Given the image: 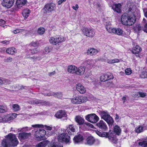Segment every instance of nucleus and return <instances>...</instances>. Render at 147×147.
<instances>
[{"mask_svg":"<svg viewBox=\"0 0 147 147\" xmlns=\"http://www.w3.org/2000/svg\"><path fill=\"white\" fill-rule=\"evenodd\" d=\"M121 20L122 24L126 26H130L133 24L136 21V18L133 14L124 13L122 16Z\"/></svg>","mask_w":147,"mask_h":147,"instance_id":"f257e3e1","label":"nucleus"},{"mask_svg":"<svg viewBox=\"0 0 147 147\" xmlns=\"http://www.w3.org/2000/svg\"><path fill=\"white\" fill-rule=\"evenodd\" d=\"M99 114L101 118L106 121L109 126L112 125L114 121L108 112L105 111H100Z\"/></svg>","mask_w":147,"mask_h":147,"instance_id":"f03ea898","label":"nucleus"},{"mask_svg":"<svg viewBox=\"0 0 147 147\" xmlns=\"http://www.w3.org/2000/svg\"><path fill=\"white\" fill-rule=\"evenodd\" d=\"M107 30L111 33H114L119 35H120L123 33L122 30L119 28H112L111 25L109 24H107L106 26Z\"/></svg>","mask_w":147,"mask_h":147,"instance_id":"7ed1b4c3","label":"nucleus"},{"mask_svg":"<svg viewBox=\"0 0 147 147\" xmlns=\"http://www.w3.org/2000/svg\"><path fill=\"white\" fill-rule=\"evenodd\" d=\"M6 138L8 141H9L11 145L13 146H15L18 144V142L16 136L14 134L10 133L6 136Z\"/></svg>","mask_w":147,"mask_h":147,"instance_id":"20e7f679","label":"nucleus"},{"mask_svg":"<svg viewBox=\"0 0 147 147\" xmlns=\"http://www.w3.org/2000/svg\"><path fill=\"white\" fill-rule=\"evenodd\" d=\"M88 100L87 98L84 96H79L76 97L72 99V102L74 104H80L85 102Z\"/></svg>","mask_w":147,"mask_h":147,"instance_id":"39448f33","label":"nucleus"},{"mask_svg":"<svg viewBox=\"0 0 147 147\" xmlns=\"http://www.w3.org/2000/svg\"><path fill=\"white\" fill-rule=\"evenodd\" d=\"M56 8V6L53 3H50L46 4L44 7L43 9L44 13H48L54 10Z\"/></svg>","mask_w":147,"mask_h":147,"instance_id":"423d86ee","label":"nucleus"},{"mask_svg":"<svg viewBox=\"0 0 147 147\" xmlns=\"http://www.w3.org/2000/svg\"><path fill=\"white\" fill-rule=\"evenodd\" d=\"M86 119L92 123H96L99 120V117L95 114L87 115L86 116Z\"/></svg>","mask_w":147,"mask_h":147,"instance_id":"0eeeda50","label":"nucleus"},{"mask_svg":"<svg viewBox=\"0 0 147 147\" xmlns=\"http://www.w3.org/2000/svg\"><path fill=\"white\" fill-rule=\"evenodd\" d=\"M65 40V39L62 36H58L56 37H51L49 40L50 42L55 45L57 44L62 42Z\"/></svg>","mask_w":147,"mask_h":147,"instance_id":"6e6552de","label":"nucleus"},{"mask_svg":"<svg viewBox=\"0 0 147 147\" xmlns=\"http://www.w3.org/2000/svg\"><path fill=\"white\" fill-rule=\"evenodd\" d=\"M83 34L86 36L89 37H92L95 35V32L92 29L87 28H85L82 29Z\"/></svg>","mask_w":147,"mask_h":147,"instance_id":"1a4fd4ad","label":"nucleus"},{"mask_svg":"<svg viewBox=\"0 0 147 147\" xmlns=\"http://www.w3.org/2000/svg\"><path fill=\"white\" fill-rule=\"evenodd\" d=\"M58 139L61 141H62L67 143L69 142L70 137L67 133H63L58 136Z\"/></svg>","mask_w":147,"mask_h":147,"instance_id":"9d476101","label":"nucleus"},{"mask_svg":"<svg viewBox=\"0 0 147 147\" xmlns=\"http://www.w3.org/2000/svg\"><path fill=\"white\" fill-rule=\"evenodd\" d=\"M46 134V131L43 129H37L35 132L34 135L35 137L36 138H39L42 140V138Z\"/></svg>","mask_w":147,"mask_h":147,"instance_id":"9b49d317","label":"nucleus"},{"mask_svg":"<svg viewBox=\"0 0 147 147\" xmlns=\"http://www.w3.org/2000/svg\"><path fill=\"white\" fill-rule=\"evenodd\" d=\"M14 2V0H3L1 4L3 6L9 8L13 5Z\"/></svg>","mask_w":147,"mask_h":147,"instance_id":"f8f14e48","label":"nucleus"},{"mask_svg":"<svg viewBox=\"0 0 147 147\" xmlns=\"http://www.w3.org/2000/svg\"><path fill=\"white\" fill-rule=\"evenodd\" d=\"M96 126L100 129L103 131H106L108 128L106 123L102 120H100L96 124Z\"/></svg>","mask_w":147,"mask_h":147,"instance_id":"ddd939ff","label":"nucleus"},{"mask_svg":"<svg viewBox=\"0 0 147 147\" xmlns=\"http://www.w3.org/2000/svg\"><path fill=\"white\" fill-rule=\"evenodd\" d=\"M67 130L69 134L74 135V133L76 132V126L73 124L69 125L67 128Z\"/></svg>","mask_w":147,"mask_h":147,"instance_id":"4468645a","label":"nucleus"},{"mask_svg":"<svg viewBox=\"0 0 147 147\" xmlns=\"http://www.w3.org/2000/svg\"><path fill=\"white\" fill-rule=\"evenodd\" d=\"M31 135L30 133H20L18 134V138L20 140L26 139L28 138Z\"/></svg>","mask_w":147,"mask_h":147,"instance_id":"2eb2a0df","label":"nucleus"},{"mask_svg":"<svg viewBox=\"0 0 147 147\" xmlns=\"http://www.w3.org/2000/svg\"><path fill=\"white\" fill-rule=\"evenodd\" d=\"M62 94L61 92H57L56 93L53 92H50L48 93L45 94V96H54L55 97H57L58 98H60L62 96Z\"/></svg>","mask_w":147,"mask_h":147,"instance_id":"dca6fc26","label":"nucleus"},{"mask_svg":"<svg viewBox=\"0 0 147 147\" xmlns=\"http://www.w3.org/2000/svg\"><path fill=\"white\" fill-rule=\"evenodd\" d=\"M55 116L57 118H61L66 116V113L65 111L59 110L55 114Z\"/></svg>","mask_w":147,"mask_h":147,"instance_id":"f3484780","label":"nucleus"},{"mask_svg":"<svg viewBox=\"0 0 147 147\" xmlns=\"http://www.w3.org/2000/svg\"><path fill=\"white\" fill-rule=\"evenodd\" d=\"M76 89L81 94L85 93L86 90L85 88L80 84H78L76 85Z\"/></svg>","mask_w":147,"mask_h":147,"instance_id":"a211bd4d","label":"nucleus"},{"mask_svg":"<svg viewBox=\"0 0 147 147\" xmlns=\"http://www.w3.org/2000/svg\"><path fill=\"white\" fill-rule=\"evenodd\" d=\"M75 121L80 125H82L84 122V119L79 115L76 116L75 118Z\"/></svg>","mask_w":147,"mask_h":147,"instance_id":"6ab92c4d","label":"nucleus"},{"mask_svg":"<svg viewBox=\"0 0 147 147\" xmlns=\"http://www.w3.org/2000/svg\"><path fill=\"white\" fill-rule=\"evenodd\" d=\"M94 61L92 59H88L84 62L83 64L85 66H88L90 68L93 67L94 65Z\"/></svg>","mask_w":147,"mask_h":147,"instance_id":"aec40b11","label":"nucleus"},{"mask_svg":"<svg viewBox=\"0 0 147 147\" xmlns=\"http://www.w3.org/2000/svg\"><path fill=\"white\" fill-rule=\"evenodd\" d=\"M77 67L75 66L70 65L67 67V71L71 74H76Z\"/></svg>","mask_w":147,"mask_h":147,"instance_id":"412c9836","label":"nucleus"},{"mask_svg":"<svg viewBox=\"0 0 147 147\" xmlns=\"http://www.w3.org/2000/svg\"><path fill=\"white\" fill-rule=\"evenodd\" d=\"M107 138H108L109 140L112 143L115 144L116 143L117 139L116 138L114 137L112 133H109L108 136H107Z\"/></svg>","mask_w":147,"mask_h":147,"instance_id":"4be33fe9","label":"nucleus"},{"mask_svg":"<svg viewBox=\"0 0 147 147\" xmlns=\"http://www.w3.org/2000/svg\"><path fill=\"white\" fill-rule=\"evenodd\" d=\"M85 67H80L78 68H77L76 69V74L77 75H82L84 74L85 72Z\"/></svg>","mask_w":147,"mask_h":147,"instance_id":"5701e85b","label":"nucleus"},{"mask_svg":"<svg viewBox=\"0 0 147 147\" xmlns=\"http://www.w3.org/2000/svg\"><path fill=\"white\" fill-rule=\"evenodd\" d=\"M83 139L82 136L80 134H79L74 137V140L75 143H78L82 142Z\"/></svg>","mask_w":147,"mask_h":147,"instance_id":"b1692460","label":"nucleus"},{"mask_svg":"<svg viewBox=\"0 0 147 147\" xmlns=\"http://www.w3.org/2000/svg\"><path fill=\"white\" fill-rule=\"evenodd\" d=\"M121 5L120 3L113 5L112 7V9L117 12L120 13L121 11Z\"/></svg>","mask_w":147,"mask_h":147,"instance_id":"393cba45","label":"nucleus"},{"mask_svg":"<svg viewBox=\"0 0 147 147\" xmlns=\"http://www.w3.org/2000/svg\"><path fill=\"white\" fill-rule=\"evenodd\" d=\"M98 52V51L97 50L94 49L90 48L88 50L87 53L88 55L92 56L95 55Z\"/></svg>","mask_w":147,"mask_h":147,"instance_id":"a878e982","label":"nucleus"},{"mask_svg":"<svg viewBox=\"0 0 147 147\" xmlns=\"http://www.w3.org/2000/svg\"><path fill=\"white\" fill-rule=\"evenodd\" d=\"M86 144L89 145H91L94 144L95 142V140L92 136L88 137L86 139Z\"/></svg>","mask_w":147,"mask_h":147,"instance_id":"bb28decb","label":"nucleus"},{"mask_svg":"<svg viewBox=\"0 0 147 147\" xmlns=\"http://www.w3.org/2000/svg\"><path fill=\"white\" fill-rule=\"evenodd\" d=\"M49 143L48 140H44L40 142L37 145H36L35 147H45Z\"/></svg>","mask_w":147,"mask_h":147,"instance_id":"cd10ccee","label":"nucleus"},{"mask_svg":"<svg viewBox=\"0 0 147 147\" xmlns=\"http://www.w3.org/2000/svg\"><path fill=\"white\" fill-rule=\"evenodd\" d=\"M142 49L138 45H136L132 49V52L134 54H138L141 51Z\"/></svg>","mask_w":147,"mask_h":147,"instance_id":"c85d7f7f","label":"nucleus"},{"mask_svg":"<svg viewBox=\"0 0 147 147\" xmlns=\"http://www.w3.org/2000/svg\"><path fill=\"white\" fill-rule=\"evenodd\" d=\"M11 114H9L4 116L3 118V122H8L13 119V117Z\"/></svg>","mask_w":147,"mask_h":147,"instance_id":"c756f323","label":"nucleus"},{"mask_svg":"<svg viewBox=\"0 0 147 147\" xmlns=\"http://www.w3.org/2000/svg\"><path fill=\"white\" fill-rule=\"evenodd\" d=\"M6 51L7 53L11 55H13L16 52V50L14 47L8 48L7 49Z\"/></svg>","mask_w":147,"mask_h":147,"instance_id":"7c9ffc66","label":"nucleus"},{"mask_svg":"<svg viewBox=\"0 0 147 147\" xmlns=\"http://www.w3.org/2000/svg\"><path fill=\"white\" fill-rule=\"evenodd\" d=\"M11 144L6 138L5 139L3 140L1 142L2 147H9Z\"/></svg>","mask_w":147,"mask_h":147,"instance_id":"2f4dec72","label":"nucleus"},{"mask_svg":"<svg viewBox=\"0 0 147 147\" xmlns=\"http://www.w3.org/2000/svg\"><path fill=\"white\" fill-rule=\"evenodd\" d=\"M27 2V0H17L16 3L18 7H22L25 5Z\"/></svg>","mask_w":147,"mask_h":147,"instance_id":"473e14b6","label":"nucleus"},{"mask_svg":"<svg viewBox=\"0 0 147 147\" xmlns=\"http://www.w3.org/2000/svg\"><path fill=\"white\" fill-rule=\"evenodd\" d=\"M96 133L99 136L102 137H106L107 138L109 133L104 132H101L98 130L95 131Z\"/></svg>","mask_w":147,"mask_h":147,"instance_id":"72a5a7b5","label":"nucleus"},{"mask_svg":"<svg viewBox=\"0 0 147 147\" xmlns=\"http://www.w3.org/2000/svg\"><path fill=\"white\" fill-rule=\"evenodd\" d=\"M30 11L28 9H26L23 10L22 12V15L25 18H27L29 16Z\"/></svg>","mask_w":147,"mask_h":147,"instance_id":"f704fd0d","label":"nucleus"},{"mask_svg":"<svg viewBox=\"0 0 147 147\" xmlns=\"http://www.w3.org/2000/svg\"><path fill=\"white\" fill-rule=\"evenodd\" d=\"M135 32L138 34L142 31V28L140 24H138L136 25L134 28Z\"/></svg>","mask_w":147,"mask_h":147,"instance_id":"c9c22d12","label":"nucleus"},{"mask_svg":"<svg viewBox=\"0 0 147 147\" xmlns=\"http://www.w3.org/2000/svg\"><path fill=\"white\" fill-rule=\"evenodd\" d=\"M114 132L116 133L117 135H119L120 133L121 130L119 127L116 125L114 127Z\"/></svg>","mask_w":147,"mask_h":147,"instance_id":"e433bc0d","label":"nucleus"},{"mask_svg":"<svg viewBox=\"0 0 147 147\" xmlns=\"http://www.w3.org/2000/svg\"><path fill=\"white\" fill-rule=\"evenodd\" d=\"M138 145L141 147H147V140H144L138 142Z\"/></svg>","mask_w":147,"mask_h":147,"instance_id":"4c0bfd02","label":"nucleus"},{"mask_svg":"<svg viewBox=\"0 0 147 147\" xmlns=\"http://www.w3.org/2000/svg\"><path fill=\"white\" fill-rule=\"evenodd\" d=\"M7 107L5 105H0V113H3L7 112Z\"/></svg>","mask_w":147,"mask_h":147,"instance_id":"58836bf2","label":"nucleus"},{"mask_svg":"<svg viewBox=\"0 0 147 147\" xmlns=\"http://www.w3.org/2000/svg\"><path fill=\"white\" fill-rule=\"evenodd\" d=\"M135 131L138 133H141L143 131V128L141 126H139L138 127H136L135 130Z\"/></svg>","mask_w":147,"mask_h":147,"instance_id":"ea45409f","label":"nucleus"},{"mask_svg":"<svg viewBox=\"0 0 147 147\" xmlns=\"http://www.w3.org/2000/svg\"><path fill=\"white\" fill-rule=\"evenodd\" d=\"M31 103L32 104L34 105L35 104H41L43 103V102L41 100H35L32 101Z\"/></svg>","mask_w":147,"mask_h":147,"instance_id":"a19ab883","label":"nucleus"},{"mask_svg":"<svg viewBox=\"0 0 147 147\" xmlns=\"http://www.w3.org/2000/svg\"><path fill=\"white\" fill-rule=\"evenodd\" d=\"M45 32V29L43 28H39L37 31L38 33L40 35L43 34Z\"/></svg>","mask_w":147,"mask_h":147,"instance_id":"79ce46f5","label":"nucleus"},{"mask_svg":"<svg viewBox=\"0 0 147 147\" xmlns=\"http://www.w3.org/2000/svg\"><path fill=\"white\" fill-rule=\"evenodd\" d=\"M140 77L143 78H147V72L143 71L140 75Z\"/></svg>","mask_w":147,"mask_h":147,"instance_id":"37998d69","label":"nucleus"},{"mask_svg":"<svg viewBox=\"0 0 147 147\" xmlns=\"http://www.w3.org/2000/svg\"><path fill=\"white\" fill-rule=\"evenodd\" d=\"M106 76H107L108 80L113 79L114 78L112 74L110 73H108L106 74Z\"/></svg>","mask_w":147,"mask_h":147,"instance_id":"c03bdc74","label":"nucleus"},{"mask_svg":"<svg viewBox=\"0 0 147 147\" xmlns=\"http://www.w3.org/2000/svg\"><path fill=\"white\" fill-rule=\"evenodd\" d=\"M100 80L101 82H105L108 80V79L106 76V74L101 76L100 78Z\"/></svg>","mask_w":147,"mask_h":147,"instance_id":"a18cd8bd","label":"nucleus"},{"mask_svg":"<svg viewBox=\"0 0 147 147\" xmlns=\"http://www.w3.org/2000/svg\"><path fill=\"white\" fill-rule=\"evenodd\" d=\"M13 110L15 111H18L20 109V107L17 104L13 105L12 106Z\"/></svg>","mask_w":147,"mask_h":147,"instance_id":"49530a36","label":"nucleus"},{"mask_svg":"<svg viewBox=\"0 0 147 147\" xmlns=\"http://www.w3.org/2000/svg\"><path fill=\"white\" fill-rule=\"evenodd\" d=\"M24 29H17L14 30L13 31V32L14 34H16L20 32H24Z\"/></svg>","mask_w":147,"mask_h":147,"instance_id":"de8ad7c7","label":"nucleus"},{"mask_svg":"<svg viewBox=\"0 0 147 147\" xmlns=\"http://www.w3.org/2000/svg\"><path fill=\"white\" fill-rule=\"evenodd\" d=\"M53 48L51 47H45V50L46 52L49 53L53 49Z\"/></svg>","mask_w":147,"mask_h":147,"instance_id":"09e8293b","label":"nucleus"},{"mask_svg":"<svg viewBox=\"0 0 147 147\" xmlns=\"http://www.w3.org/2000/svg\"><path fill=\"white\" fill-rule=\"evenodd\" d=\"M125 72L127 75H130L131 74L132 72L130 68H127L125 70Z\"/></svg>","mask_w":147,"mask_h":147,"instance_id":"8fccbe9b","label":"nucleus"},{"mask_svg":"<svg viewBox=\"0 0 147 147\" xmlns=\"http://www.w3.org/2000/svg\"><path fill=\"white\" fill-rule=\"evenodd\" d=\"M138 93L141 97H144L146 96V93L142 92H139Z\"/></svg>","mask_w":147,"mask_h":147,"instance_id":"3c124183","label":"nucleus"},{"mask_svg":"<svg viewBox=\"0 0 147 147\" xmlns=\"http://www.w3.org/2000/svg\"><path fill=\"white\" fill-rule=\"evenodd\" d=\"M38 51H39L38 49L37 48H34V49H31V50H30V51H31V53H33V54L36 53H37L38 52Z\"/></svg>","mask_w":147,"mask_h":147,"instance_id":"603ef678","label":"nucleus"},{"mask_svg":"<svg viewBox=\"0 0 147 147\" xmlns=\"http://www.w3.org/2000/svg\"><path fill=\"white\" fill-rule=\"evenodd\" d=\"M12 58L11 57H9L6 59H4V61L7 62H10L12 61Z\"/></svg>","mask_w":147,"mask_h":147,"instance_id":"864d4df0","label":"nucleus"},{"mask_svg":"<svg viewBox=\"0 0 147 147\" xmlns=\"http://www.w3.org/2000/svg\"><path fill=\"white\" fill-rule=\"evenodd\" d=\"M6 81H7V80H3V79L0 78V85H1L3 84H5Z\"/></svg>","mask_w":147,"mask_h":147,"instance_id":"5fc2aeb1","label":"nucleus"},{"mask_svg":"<svg viewBox=\"0 0 147 147\" xmlns=\"http://www.w3.org/2000/svg\"><path fill=\"white\" fill-rule=\"evenodd\" d=\"M106 84L107 86L108 87H111L113 85L112 82H107Z\"/></svg>","mask_w":147,"mask_h":147,"instance_id":"6e6d98bb","label":"nucleus"},{"mask_svg":"<svg viewBox=\"0 0 147 147\" xmlns=\"http://www.w3.org/2000/svg\"><path fill=\"white\" fill-rule=\"evenodd\" d=\"M143 30L147 33V23L145 24Z\"/></svg>","mask_w":147,"mask_h":147,"instance_id":"4d7b16f0","label":"nucleus"},{"mask_svg":"<svg viewBox=\"0 0 147 147\" xmlns=\"http://www.w3.org/2000/svg\"><path fill=\"white\" fill-rule=\"evenodd\" d=\"M119 60L118 59H114L111 61V63H114L116 62H119Z\"/></svg>","mask_w":147,"mask_h":147,"instance_id":"13d9d810","label":"nucleus"},{"mask_svg":"<svg viewBox=\"0 0 147 147\" xmlns=\"http://www.w3.org/2000/svg\"><path fill=\"white\" fill-rule=\"evenodd\" d=\"M31 44L34 47H36L37 45L38 44L36 42H32L31 43Z\"/></svg>","mask_w":147,"mask_h":147,"instance_id":"bf43d9fd","label":"nucleus"},{"mask_svg":"<svg viewBox=\"0 0 147 147\" xmlns=\"http://www.w3.org/2000/svg\"><path fill=\"white\" fill-rule=\"evenodd\" d=\"M73 9H74L75 10H76L78 9V8H79L78 5V4H76L75 5V6H73L72 7Z\"/></svg>","mask_w":147,"mask_h":147,"instance_id":"052dcab7","label":"nucleus"},{"mask_svg":"<svg viewBox=\"0 0 147 147\" xmlns=\"http://www.w3.org/2000/svg\"><path fill=\"white\" fill-rule=\"evenodd\" d=\"M1 43L3 44H5L6 45H7L9 43V41L7 40L3 41L1 42Z\"/></svg>","mask_w":147,"mask_h":147,"instance_id":"680f3d73","label":"nucleus"},{"mask_svg":"<svg viewBox=\"0 0 147 147\" xmlns=\"http://www.w3.org/2000/svg\"><path fill=\"white\" fill-rule=\"evenodd\" d=\"M45 127H46V129L47 130L50 131L52 129V127H50L49 126H45Z\"/></svg>","mask_w":147,"mask_h":147,"instance_id":"e2e57ef3","label":"nucleus"},{"mask_svg":"<svg viewBox=\"0 0 147 147\" xmlns=\"http://www.w3.org/2000/svg\"><path fill=\"white\" fill-rule=\"evenodd\" d=\"M55 71H54L52 72H50L49 73V75L50 76H52L53 75H54V74H55Z\"/></svg>","mask_w":147,"mask_h":147,"instance_id":"0e129e2a","label":"nucleus"},{"mask_svg":"<svg viewBox=\"0 0 147 147\" xmlns=\"http://www.w3.org/2000/svg\"><path fill=\"white\" fill-rule=\"evenodd\" d=\"M5 22L4 20H2V19H1L0 20V23L1 24H4Z\"/></svg>","mask_w":147,"mask_h":147,"instance_id":"69168bd1","label":"nucleus"},{"mask_svg":"<svg viewBox=\"0 0 147 147\" xmlns=\"http://www.w3.org/2000/svg\"><path fill=\"white\" fill-rule=\"evenodd\" d=\"M12 116L13 117V119L15 118L17 116V114L16 113H12L11 114Z\"/></svg>","mask_w":147,"mask_h":147,"instance_id":"338daca9","label":"nucleus"},{"mask_svg":"<svg viewBox=\"0 0 147 147\" xmlns=\"http://www.w3.org/2000/svg\"><path fill=\"white\" fill-rule=\"evenodd\" d=\"M5 48H2L0 50V51L1 52H3L5 51Z\"/></svg>","mask_w":147,"mask_h":147,"instance_id":"774afa93","label":"nucleus"}]
</instances>
